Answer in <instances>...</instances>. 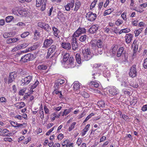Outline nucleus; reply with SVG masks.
Segmentation results:
<instances>
[{
    "mask_svg": "<svg viewBox=\"0 0 147 147\" xmlns=\"http://www.w3.org/2000/svg\"><path fill=\"white\" fill-rule=\"evenodd\" d=\"M104 45L103 41L101 40H92L90 42V47L93 50H97L100 54L102 53L103 48Z\"/></svg>",
    "mask_w": 147,
    "mask_h": 147,
    "instance_id": "f257e3e1",
    "label": "nucleus"
},
{
    "mask_svg": "<svg viewBox=\"0 0 147 147\" xmlns=\"http://www.w3.org/2000/svg\"><path fill=\"white\" fill-rule=\"evenodd\" d=\"M82 53L83 54V61L88 60L92 57V54L91 53L90 49L88 48L83 49Z\"/></svg>",
    "mask_w": 147,
    "mask_h": 147,
    "instance_id": "f03ea898",
    "label": "nucleus"
},
{
    "mask_svg": "<svg viewBox=\"0 0 147 147\" xmlns=\"http://www.w3.org/2000/svg\"><path fill=\"white\" fill-rule=\"evenodd\" d=\"M64 67L66 68L74 67L76 65L73 57H71L69 59L63 64Z\"/></svg>",
    "mask_w": 147,
    "mask_h": 147,
    "instance_id": "7ed1b4c3",
    "label": "nucleus"
},
{
    "mask_svg": "<svg viewBox=\"0 0 147 147\" xmlns=\"http://www.w3.org/2000/svg\"><path fill=\"white\" fill-rule=\"evenodd\" d=\"M119 81L121 82V86L124 87H127L129 84L128 80L127 77L125 75H124L121 78L119 79Z\"/></svg>",
    "mask_w": 147,
    "mask_h": 147,
    "instance_id": "20e7f679",
    "label": "nucleus"
},
{
    "mask_svg": "<svg viewBox=\"0 0 147 147\" xmlns=\"http://www.w3.org/2000/svg\"><path fill=\"white\" fill-rule=\"evenodd\" d=\"M110 94L112 96H115L117 94L119 95V90L115 87L111 86L108 88Z\"/></svg>",
    "mask_w": 147,
    "mask_h": 147,
    "instance_id": "39448f33",
    "label": "nucleus"
},
{
    "mask_svg": "<svg viewBox=\"0 0 147 147\" xmlns=\"http://www.w3.org/2000/svg\"><path fill=\"white\" fill-rule=\"evenodd\" d=\"M86 30L85 28H83L79 27L77 30L74 32L72 36L73 37L76 38L79 37L80 35L82 34H84L86 33Z\"/></svg>",
    "mask_w": 147,
    "mask_h": 147,
    "instance_id": "423d86ee",
    "label": "nucleus"
},
{
    "mask_svg": "<svg viewBox=\"0 0 147 147\" xmlns=\"http://www.w3.org/2000/svg\"><path fill=\"white\" fill-rule=\"evenodd\" d=\"M97 17L96 13H93L92 12H89L86 13V18L87 20L93 22L95 20Z\"/></svg>",
    "mask_w": 147,
    "mask_h": 147,
    "instance_id": "0eeeda50",
    "label": "nucleus"
},
{
    "mask_svg": "<svg viewBox=\"0 0 147 147\" xmlns=\"http://www.w3.org/2000/svg\"><path fill=\"white\" fill-rule=\"evenodd\" d=\"M137 74V72L136 69V65H133L130 69V71L129 72V76L131 78H134L136 76Z\"/></svg>",
    "mask_w": 147,
    "mask_h": 147,
    "instance_id": "6e6552de",
    "label": "nucleus"
},
{
    "mask_svg": "<svg viewBox=\"0 0 147 147\" xmlns=\"http://www.w3.org/2000/svg\"><path fill=\"white\" fill-rule=\"evenodd\" d=\"M65 80L59 79L57 80L55 82L54 86V88L55 90H57L59 89L61 86L62 84L65 82Z\"/></svg>",
    "mask_w": 147,
    "mask_h": 147,
    "instance_id": "1a4fd4ad",
    "label": "nucleus"
},
{
    "mask_svg": "<svg viewBox=\"0 0 147 147\" xmlns=\"http://www.w3.org/2000/svg\"><path fill=\"white\" fill-rule=\"evenodd\" d=\"M124 50V48L123 47H121L118 49L117 51L116 55L114 57L115 60H119V57L122 56Z\"/></svg>",
    "mask_w": 147,
    "mask_h": 147,
    "instance_id": "9d476101",
    "label": "nucleus"
},
{
    "mask_svg": "<svg viewBox=\"0 0 147 147\" xmlns=\"http://www.w3.org/2000/svg\"><path fill=\"white\" fill-rule=\"evenodd\" d=\"M38 27L45 30L47 31H48L50 28V26L48 24L44 22H39L38 23Z\"/></svg>",
    "mask_w": 147,
    "mask_h": 147,
    "instance_id": "9b49d317",
    "label": "nucleus"
},
{
    "mask_svg": "<svg viewBox=\"0 0 147 147\" xmlns=\"http://www.w3.org/2000/svg\"><path fill=\"white\" fill-rule=\"evenodd\" d=\"M16 76L17 75L15 72H13L10 73L8 77V83L12 82L14 80Z\"/></svg>",
    "mask_w": 147,
    "mask_h": 147,
    "instance_id": "f8f14e48",
    "label": "nucleus"
},
{
    "mask_svg": "<svg viewBox=\"0 0 147 147\" xmlns=\"http://www.w3.org/2000/svg\"><path fill=\"white\" fill-rule=\"evenodd\" d=\"M53 40L50 38L45 39L44 43V46L45 48L49 47L53 43Z\"/></svg>",
    "mask_w": 147,
    "mask_h": 147,
    "instance_id": "ddd939ff",
    "label": "nucleus"
},
{
    "mask_svg": "<svg viewBox=\"0 0 147 147\" xmlns=\"http://www.w3.org/2000/svg\"><path fill=\"white\" fill-rule=\"evenodd\" d=\"M31 57V55L28 54L23 56L21 58L20 61L23 62H27L30 61Z\"/></svg>",
    "mask_w": 147,
    "mask_h": 147,
    "instance_id": "4468645a",
    "label": "nucleus"
},
{
    "mask_svg": "<svg viewBox=\"0 0 147 147\" xmlns=\"http://www.w3.org/2000/svg\"><path fill=\"white\" fill-rule=\"evenodd\" d=\"M133 37L132 34L131 33L126 34L125 37L126 42L127 44L130 43Z\"/></svg>",
    "mask_w": 147,
    "mask_h": 147,
    "instance_id": "2eb2a0df",
    "label": "nucleus"
},
{
    "mask_svg": "<svg viewBox=\"0 0 147 147\" xmlns=\"http://www.w3.org/2000/svg\"><path fill=\"white\" fill-rule=\"evenodd\" d=\"M32 79V77L29 75L24 78L22 80V82L24 83V84L27 85L30 82Z\"/></svg>",
    "mask_w": 147,
    "mask_h": 147,
    "instance_id": "dca6fc26",
    "label": "nucleus"
},
{
    "mask_svg": "<svg viewBox=\"0 0 147 147\" xmlns=\"http://www.w3.org/2000/svg\"><path fill=\"white\" fill-rule=\"evenodd\" d=\"M76 38V37H73L72 36V40L73 42H72V46L73 49L75 51L77 49H78V46Z\"/></svg>",
    "mask_w": 147,
    "mask_h": 147,
    "instance_id": "f3484780",
    "label": "nucleus"
},
{
    "mask_svg": "<svg viewBox=\"0 0 147 147\" xmlns=\"http://www.w3.org/2000/svg\"><path fill=\"white\" fill-rule=\"evenodd\" d=\"M98 25L97 24L93 25L89 29V31L90 33L93 34L98 30Z\"/></svg>",
    "mask_w": 147,
    "mask_h": 147,
    "instance_id": "a211bd4d",
    "label": "nucleus"
},
{
    "mask_svg": "<svg viewBox=\"0 0 147 147\" xmlns=\"http://www.w3.org/2000/svg\"><path fill=\"white\" fill-rule=\"evenodd\" d=\"M147 6V3H145L144 4H141L137 9L136 11L140 13H142L144 11L143 9L146 8Z\"/></svg>",
    "mask_w": 147,
    "mask_h": 147,
    "instance_id": "6ab92c4d",
    "label": "nucleus"
},
{
    "mask_svg": "<svg viewBox=\"0 0 147 147\" xmlns=\"http://www.w3.org/2000/svg\"><path fill=\"white\" fill-rule=\"evenodd\" d=\"M61 55L63 56V60L62 61V63L63 64L69 59V55L68 53H65L63 52L61 53Z\"/></svg>",
    "mask_w": 147,
    "mask_h": 147,
    "instance_id": "aec40b11",
    "label": "nucleus"
},
{
    "mask_svg": "<svg viewBox=\"0 0 147 147\" xmlns=\"http://www.w3.org/2000/svg\"><path fill=\"white\" fill-rule=\"evenodd\" d=\"M87 85L90 86H92V87H94L95 88H98L100 86V83L98 81H91L89 84H88Z\"/></svg>",
    "mask_w": 147,
    "mask_h": 147,
    "instance_id": "412c9836",
    "label": "nucleus"
},
{
    "mask_svg": "<svg viewBox=\"0 0 147 147\" xmlns=\"http://www.w3.org/2000/svg\"><path fill=\"white\" fill-rule=\"evenodd\" d=\"M61 46L62 48L66 50H69L71 48V44L69 42H62L61 44Z\"/></svg>",
    "mask_w": 147,
    "mask_h": 147,
    "instance_id": "4be33fe9",
    "label": "nucleus"
},
{
    "mask_svg": "<svg viewBox=\"0 0 147 147\" xmlns=\"http://www.w3.org/2000/svg\"><path fill=\"white\" fill-rule=\"evenodd\" d=\"M52 29L53 31V34L56 37L59 38V34L60 31L57 28L55 27H52Z\"/></svg>",
    "mask_w": 147,
    "mask_h": 147,
    "instance_id": "5701e85b",
    "label": "nucleus"
},
{
    "mask_svg": "<svg viewBox=\"0 0 147 147\" xmlns=\"http://www.w3.org/2000/svg\"><path fill=\"white\" fill-rule=\"evenodd\" d=\"M117 49V46H115L110 50V53L112 57L115 55Z\"/></svg>",
    "mask_w": 147,
    "mask_h": 147,
    "instance_id": "b1692460",
    "label": "nucleus"
},
{
    "mask_svg": "<svg viewBox=\"0 0 147 147\" xmlns=\"http://www.w3.org/2000/svg\"><path fill=\"white\" fill-rule=\"evenodd\" d=\"M73 110L72 107H70L68 109H65L62 115V116H66L69 113Z\"/></svg>",
    "mask_w": 147,
    "mask_h": 147,
    "instance_id": "393cba45",
    "label": "nucleus"
},
{
    "mask_svg": "<svg viewBox=\"0 0 147 147\" xmlns=\"http://www.w3.org/2000/svg\"><path fill=\"white\" fill-rule=\"evenodd\" d=\"M74 90L77 91L79 88L80 84L78 81L75 82L73 84Z\"/></svg>",
    "mask_w": 147,
    "mask_h": 147,
    "instance_id": "a878e982",
    "label": "nucleus"
},
{
    "mask_svg": "<svg viewBox=\"0 0 147 147\" xmlns=\"http://www.w3.org/2000/svg\"><path fill=\"white\" fill-rule=\"evenodd\" d=\"M38 45H34L26 49V52H30L31 51H33L36 49L38 48Z\"/></svg>",
    "mask_w": 147,
    "mask_h": 147,
    "instance_id": "bb28decb",
    "label": "nucleus"
},
{
    "mask_svg": "<svg viewBox=\"0 0 147 147\" xmlns=\"http://www.w3.org/2000/svg\"><path fill=\"white\" fill-rule=\"evenodd\" d=\"M103 76L105 78L109 77L110 76V71L107 68H106L103 71Z\"/></svg>",
    "mask_w": 147,
    "mask_h": 147,
    "instance_id": "cd10ccee",
    "label": "nucleus"
},
{
    "mask_svg": "<svg viewBox=\"0 0 147 147\" xmlns=\"http://www.w3.org/2000/svg\"><path fill=\"white\" fill-rule=\"evenodd\" d=\"M15 105L17 109H20L24 107L25 105L24 102H21L16 103Z\"/></svg>",
    "mask_w": 147,
    "mask_h": 147,
    "instance_id": "c85d7f7f",
    "label": "nucleus"
},
{
    "mask_svg": "<svg viewBox=\"0 0 147 147\" xmlns=\"http://www.w3.org/2000/svg\"><path fill=\"white\" fill-rule=\"evenodd\" d=\"M132 47L134 48L133 51V56H134L136 54V52L137 51L138 48V46L137 44L134 43V42L132 44Z\"/></svg>",
    "mask_w": 147,
    "mask_h": 147,
    "instance_id": "c756f323",
    "label": "nucleus"
},
{
    "mask_svg": "<svg viewBox=\"0 0 147 147\" xmlns=\"http://www.w3.org/2000/svg\"><path fill=\"white\" fill-rule=\"evenodd\" d=\"M77 94L80 93V94L83 96L85 98H87L89 96V95L88 94L87 92H80V90L78 92V91L76 93Z\"/></svg>",
    "mask_w": 147,
    "mask_h": 147,
    "instance_id": "7c9ffc66",
    "label": "nucleus"
},
{
    "mask_svg": "<svg viewBox=\"0 0 147 147\" xmlns=\"http://www.w3.org/2000/svg\"><path fill=\"white\" fill-rule=\"evenodd\" d=\"M81 5V3L79 1H77L75 3V7L74 9V11H77Z\"/></svg>",
    "mask_w": 147,
    "mask_h": 147,
    "instance_id": "2f4dec72",
    "label": "nucleus"
},
{
    "mask_svg": "<svg viewBox=\"0 0 147 147\" xmlns=\"http://www.w3.org/2000/svg\"><path fill=\"white\" fill-rule=\"evenodd\" d=\"M143 28H140L138 30H136L134 31L135 36H138L143 30Z\"/></svg>",
    "mask_w": 147,
    "mask_h": 147,
    "instance_id": "473e14b6",
    "label": "nucleus"
},
{
    "mask_svg": "<svg viewBox=\"0 0 147 147\" xmlns=\"http://www.w3.org/2000/svg\"><path fill=\"white\" fill-rule=\"evenodd\" d=\"M131 3H130L129 7L131 10H134L136 11L137 8L134 7L135 5H134V1L133 0H130Z\"/></svg>",
    "mask_w": 147,
    "mask_h": 147,
    "instance_id": "72a5a7b5",
    "label": "nucleus"
},
{
    "mask_svg": "<svg viewBox=\"0 0 147 147\" xmlns=\"http://www.w3.org/2000/svg\"><path fill=\"white\" fill-rule=\"evenodd\" d=\"M76 58L77 63L78 64H80L81 63L82 60L80 54L78 53H76Z\"/></svg>",
    "mask_w": 147,
    "mask_h": 147,
    "instance_id": "f704fd0d",
    "label": "nucleus"
},
{
    "mask_svg": "<svg viewBox=\"0 0 147 147\" xmlns=\"http://www.w3.org/2000/svg\"><path fill=\"white\" fill-rule=\"evenodd\" d=\"M56 46L55 45H52L51 47L49 49L48 51L49 52L52 53L54 52L56 49Z\"/></svg>",
    "mask_w": 147,
    "mask_h": 147,
    "instance_id": "c9c22d12",
    "label": "nucleus"
},
{
    "mask_svg": "<svg viewBox=\"0 0 147 147\" xmlns=\"http://www.w3.org/2000/svg\"><path fill=\"white\" fill-rule=\"evenodd\" d=\"M13 34L11 32H5L3 34L4 38H6L13 36Z\"/></svg>",
    "mask_w": 147,
    "mask_h": 147,
    "instance_id": "e433bc0d",
    "label": "nucleus"
},
{
    "mask_svg": "<svg viewBox=\"0 0 147 147\" xmlns=\"http://www.w3.org/2000/svg\"><path fill=\"white\" fill-rule=\"evenodd\" d=\"M130 31V29L128 28H126L123 29L121 30L119 32V34H121L123 33H127L129 32Z\"/></svg>",
    "mask_w": 147,
    "mask_h": 147,
    "instance_id": "4c0bfd02",
    "label": "nucleus"
},
{
    "mask_svg": "<svg viewBox=\"0 0 147 147\" xmlns=\"http://www.w3.org/2000/svg\"><path fill=\"white\" fill-rule=\"evenodd\" d=\"M38 69L40 70H45L47 69V66L44 64L41 65H39L38 66Z\"/></svg>",
    "mask_w": 147,
    "mask_h": 147,
    "instance_id": "58836bf2",
    "label": "nucleus"
},
{
    "mask_svg": "<svg viewBox=\"0 0 147 147\" xmlns=\"http://www.w3.org/2000/svg\"><path fill=\"white\" fill-rule=\"evenodd\" d=\"M29 44L28 43H25L22 44H19L18 45L20 49H23L27 47Z\"/></svg>",
    "mask_w": 147,
    "mask_h": 147,
    "instance_id": "ea45409f",
    "label": "nucleus"
},
{
    "mask_svg": "<svg viewBox=\"0 0 147 147\" xmlns=\"http://www.w3.org/2000/svg\"><path fill=\"white\" fill-rule=\"evenodd\" d=\"M14 19V17L12 16H8L5 19V21L7 23L10 22Z\"/></svg>",
    "mask_w": 147,
    "mask_h": 147,
    "instance_id": "a19ab883",
    "label": "nucleus"
},
{
    "mask_svg": "<svg viewBox=\"0 0 147 147\" xmlns=\"http://www.w3.org/2000/svg\"><path fill=\"white\" fill-rule=\"evenodd\" d=\"M70 143V142L69 140H65L62 142V145L63 147L66 146L68 147V146Z\"/></svg>",
    "mask_w": 147,
    "mask_h": 147,
    "instance_id": "79ce46f5",
    "label": "nucleus"
},
{
    "mask_svg": "<svg viewBox=\"0 0 147 147\" xmlns=\"http://www.w3.org/2000/svg\"><path fill=\"white\" fill-rule=\"evenodd\" d=\"M97 105L98 106L102 107H105V102L103 100L98 101L97 102Z\"/></svg>",
    "mask_w": 147,
    "mask_h": 147,
    "instance_id": "37998d69",
    "label": "nucleus"
},
{
    "mask_svg": "<svg viewBox=\"0 0 147 147\" xmlns=\"http://www.w3.org/2000/svg\"><path fill=\"white\" fill-rule=\"evenodd\" d=\"M17 126H16V127L18 128L19 129H22L26 127V123H24L22 124L18 123Z\"/></svg>",
    "mask_w": 147,
    "mask_h": 147,
    "instance_id": "c03bdc74",
    "label": "nucleus"
},
{
    "mask_svg": "<svg viewBox=\"0 0 147 147\" xmlns=\"http://www.w3.org/2000/svg\"><path fill=\"white\" fill-rule=\"evenodd\" d=\"M92 75L93 76L92 78L94 79L96 78L99 76L100 74L99 73L96 72L95 71H93L92 73Z\"/></svg>",
    "mask_w": 147,
    "mask_h": 147,
    "instance_id": "a18cd8bd",
    "label": "nucleus"
},
{
    "mask_svg": "<svg viewBox=\"0 0 147 147\" xmlns=\"http://www.w3.org/2000/svg\"><path fill=\"white\" fill-rule=\"evenodd\" d=\"M76 124V123L75 122L72 123L69 127L68 129V130L69 131H70L73 130L74 128V127Z\"/></svg>",
    "mask_w": 147,
    "mask_h": 147,
    "instance_id": "49530a36",
    "label": "nucleus"
},
{
    "mask_svg": "<svg viewBox=\"0 0 147 147\" xmlns=\"http://www.w3.org/2000/svg\"><path fill=\"white\" fill-rule=\"evenodd\" d=\"M86 37L87 36L86 34H84L81 36L80 38V41L82 42H84L86 40Z\"/></svg>",
    "mask_w": 147,
    "mask_h": 147,
    "instance_id": "de8ad7c7",
    "label": "nucleus"
},
{
    "mask_svg": "<svg viewBox=\"0 0 147 147\" xmlns=\"http://www.w3.org/2000/svg\"><path fill=\"white\" fill-rule=\"evenodd\" d=\"M46 1L43 0L42 3V7L41 8V10L42 11H43L45 10V7L46 5Z\"/></svg>",
    "mask_w": 147,
    "mask_h": 147,
    "instance_id": "09e8293b",
    "label": "nucleus"
},
{
    "mask_svg": "<svg viewBox=\"0 0 147 147\" xmlns=\"http://www.w3.org/2000/svg\"><path fill=\"white\" fill-rule=\"evenodd\" d=\"M2 133H1L0 135L2 136H5V135H7L8 133L9 132L8 130L6 129H3L2 131Z\"/></svg>",
    "mask_w": 147,
    "mask_h": 147,
    "instance_id": "8fccbe9b",
    "label": "nucleus"
},
{
    "mask_svg": "<svg viewBox=\"0 0 147 147\" xmlns=\"http://www.w3.org/2000/svg\"><path fill=\"white\" fill-rule=\"evenodd\" d=\"M114 10L112 8H110L107 10H105V11L104 14L106 15H109Z\"/></svg>",
    "mask_w": 147,
    "mask_h": 147,
    "instance_id": "3c124183",
    "label": "nucleus"
},
{
    "mask_svg": "<svg viewBox=\"0 0 147 147\" xmlns=\"http://www.w3.org/2000/svg\"><path fill=\"white\" fill-rule=\"evenodd\" d=\"M123 23V20H122L118 19L115 22V24L117 26H120Z\"/></svg>",
    "mask_w": 147,
    "mask_h": 147,
    "instance_id": "603ef678",
    "label": "nucleus"
},
{
    "mask_svg": "<svg viewBox=\"0 0 147 147\" xmlns=\"http://www.w3.org/2000/svg\"><path fill=\"white\" fill-rule=\"evenodd\" d=\"M127 12H126L124 11L123 12L121 15V17L123 19V20L125 21H126L127 20Z\"/></svg>",
    "mask_w": 147,
    "mask_h": 147,
    "instance_id": "864d4df0",
    "label": "nucleus"
},
{
    "mask_svg": "<svg viewBox=\"0 0 147 147\" xmlns=\"http://www.w3.org/2000/svg\"><path fill=\"white\" fill-rule=\"evenodd\" d=\"M119 113L121 116V117L125 121H127L129 119V117L127 116L125 114L122 115V112H121L119 111Z\"/></svg>",
    "mask_w": 147,
    "mask_h": 147,
    "instance_id": "5fc2aeb1",
    "label": "nucleus"
},
{
    "mask_svg": "<svg viewBox=\"0 0 147 147\" xmlns=\"http://www.w3.org/2000/svg\"><path fill=\"white\" fill-rule=\"evenodd\" d=\"M57 90H55L54 89V90L53 92V94H56L59 95V97H61L62 93H61V91H58Z\"/></svg>",
    "mask_w": 147,
    "mask_h": 147,
    "instance_id": "6e6d98bb",
    "label": "nucleus"
},
{
    "mask_svg": "<svg viewBox=\"0 0 147 147\" xmlns=\"http://www.w3.org/2000/svg\"><path fill=\"white\" fill-rule=\"evenodd\" d=\"M29 34V33L28 32H24L21 35V38H24L27 36Z\"/></svg>",
    "mask_w": 147,
    "mask_h": 147,
    "instance_id": "4d7b16f0",
    "label": "nucleus"
},
{
    "mask_svg": "<svg viewBox=\"0 0 147 147\" xmlns=\"http://www.w3.org/2000/svg\"><path fill=\"white\" fill-rule=\"evenodd\" d=\"M39 82L38 80H36L34 83L31 86V89H33L35 88L38 84Z\"/></svg>",
    "mask_w": 147,
    "mask_h": 147,
    "instance_id": "13d9d810",
    "label": "nucleus"
},
{
    "mask_svg": "<svg viewBox=\"0 0 147 147\" xmlns=\"http://www.w3.org/2000/svg\"><path fill=\"white\" fill-rule=\"evenodd\" d=\"M94 114L93 113H91L90 114L88 115L84 120V122H86L92 116L94 115Z\"/></svg>",
    "mask_w": 147,
    "mask_h": 147,
    "instance_id": "bf43d9fd",
    "label": "nucleus"
},
{
    "mask_svg": "<svg viewBox=\"0 0 147 147\" xmlns=\"http://www.w3.org/2000/svg\"><path fill=\"white\" fill-rule=\"evenodd\" d=\"M137 102V99L136 98H134L133 100L130 102V104L131 105H134Z\"/></svg>",
    "mask_w": 147,
    "mask_h": 147,
    "instance_id": "052dcab7",
    "label": "nucleus"
},
{
    "mask_svg": "<svg viewBox=\"0 0 147 147\" xmlns=\"http://www.w3.org/2000/svg\"><path fill=\"white\" fill-rule=\"evenodd\" d=\"M56 127L55 126L53 127L52 128L50 129L46 133V135L47 136H49L51 134V133L53 131L54 129L55 128H56Z\"/></svg>",
    "mask_w": 147,
    "mask_h": 147,
    "instance_id": "680f3d73",
    "label": "nucleus"
},
{
    "mask_svg": "<svg viewBox=\"0 0 147 147\" xmlns=\"http://www.w3.org/2000/svg\"><path fill=\"white\" fill-rule=\"evenodd\" d=\"M7 101L6 98L4 97H1L0 98V102L1 103H5Z\"/></svg>",
    "mask_w": 147,
    "mask_h": 147,
    "instance_id": "e2e57ef3",
    "label": "nucleus"
},
{
    "mask_svg": "<svg viewBox=\"0 0 147 147\" xmlns=\"http://www.w3.org/2000/svg\"><path fill=\"white\" fill-rule=\"evenodd\" d=\"M42 1V0H36V7H39L41 5Z\"/></svg>",
    "mask_w": 147,
    "mask_h": 147,
    "instance_id": "0e129e2a",
    "label": "nucleus"
},
{
    "mask_svg": "<svg viewBox=\"0 0 147 147\" xmlns=\"http://www.w3.org/2000/svg\"><path fill=\"white\" fill-rule=\"evenodd\" d=\"M70 7L71 8L73 7L74 5V0H71L70 3H68Z\"/></svg>",
    "mask_w": 147,
    "mask_h": 147,
    "instance_id": "69168bd1",
    "label": "nucleus"
},
{
    "mask_svg": "<svg viewBox=\"0 0 147 147\" xmlns=\"http://www.w3.org/2000/svg\"><path fill=\"white\" fill-rule=\"evenodd\" d=\"M123 92L125 94H126L127 95H129L131 94V92L127 90V89H124L123 90Z\"/></svg>",
    "mask_w": 147,
    "mask_h": 147,
    "instance_id": "338daca9",
    "label": "nucleus"
},
{
    "mask_svg": "<svg viewBox=\"0 0 147 147\" xmlns=\"http://www.w3.org/2000/svg\"><path fill=\"white\" fill-rule=\"evenodd\" d=\"M143 66L144 68H147V58L144 60Z\"/></svg>",
    "mask_w": 147,
    "mask_h": 147,
    "instance_id": "774afa93",
    "label": "nucleus"
}]
</instances>
